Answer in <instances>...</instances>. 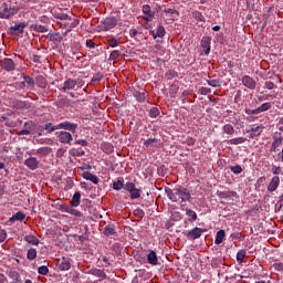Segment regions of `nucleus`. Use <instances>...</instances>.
<instances>
[{
  "label": "nucleus",
  "instance_id": "nucleus-49",
  "mask_svg": "<svg viewBox=\"0 0 283 283\" xmlns=\"http://www.w3.org/2000/svg\"><path fill=\"white\" fill-rule=\"evenodd\" d=\"M23 28H25V25H23V24H15L14 27H12V30H18L20 32H23Z\"/></svg>",
  "mask_w": 283,
  "mask_h": 283
},
{
  "label": "nucleus",
  "instance_id": "nucleus-26",
  "mask_svg": "<svg viewBox=\"0 0 283 283\" xmlns=\"http://www.w3.org/2000/svg\"><path fill=\"white\" fill-rule=\"evenodd\" d=\"M247 258V250H240L238 253H237V262L239 264H242L244 262V259Z\"/></svg>",
  "mask_w": 283,
  "mask_h": 283
},
{
  "label": "nucleus",
  "instance_id": "nucleus-34",
  "mask_svg": "<svg viewBox=\"0 0 283 283\" xmlns=\"http://www.w3.org/2000/svg\"><path fill=\"white\" fill-rule=\"evenodd\" d=\"M159 115H160V109H158L156 107L151 108L149 112L150 118H157V116H159Z\"/></svg>",
  "mask_w": 283,
  "mask_h": 283
},
{
  "label": "nucleus",
  "instance_id": "nucleus-51",
  "mask_svg": "<svg viewBox=\"0 0 283 283\" xmlns=\"http://www.w3.org/2000/svg\"><path fill=\"white\" fill-rule=\"evenodd\" d=\"M95 43H94V41H92V40H87L86 41V48H95Z\"/></svg>",
  "mask_w": 283,
  "mask_h": 283
},
{
  "label": "nucleus",
  "instance_id": "nucleus-52",
  "mask_svg": "<svg viewBox=\"0 0 283 283\" xmlns=\"http://www.w3.org/2000/svg\"><path fill=\"white\" fill-rule=\"evenodd\" d=\"M36 30H38V32H48V29L45 27H43V25H39L36 28Z\"/></svg>",
  "mask_w": 283,
  "mask_h": 283
},
{
  "label": "nucleus",
  "instance_id": "nucleus-2",
  "mask_svg": "<svg viewBox=\"0 0 283 283\" xmlns=\"http://www.w3.org/2000/svg\"><path fill=\"white\" fill-rule=\"evenodd\" d=\"M18 12V7H11L9 3H3L0 7V19H10V17H14Z\"/></svg>",
  "mask_w": 283,
  "mask_h": 283
},
{
  "label": "nucleus",
  "instance_id": "nucleus-46",
  "mask_svg": "<svg viewBox=\"0 0 283 283\" xmlns=\"http://www.w3.org/2000/svg\"><path fill=\"white\" fill-rule=\"evenodd\" d=\"M208 85H210V87H220V82L216 80H210L208 81Z\"/></svg>",
  "mask_w": 283,
  "mask_h": 283
},
{
  "label": "nucleus",
  "instance_id": "nucleus-22",
  "mask_svg": "<svg viewBox=\"0 0 283 283\" xmlns=\"http://www.w3.org/2000/svg\"><path fill=\"white\" fill-rule=\"evenodd\" d=\"M268 109H271V103H264L259 108L253 109L252 114H260V112H268Z\"/></svg>",
  "mask_w": 283,
  "mask_h": 283
},
{
  "label": "nucleus",
  "instance_id": "nucleus-19",
  "mask_svg": "<svg viewBox=\"0 0 283 283\" xmlns=\"http://www.w3.org/2000/svg\"><path fill=\"white\" fill-rule=\"evenodd\" d=\"M148 264H153V266H156L158 264V256L156 255V252L151 250L147 255Z\"/></svg>",
  "mask_w": 283,
  "mask_h": 283
},
{
  "label": "nucleus",
  "instance_id": "nucleus-55",
  "mask_svg": "<svg viewBox=\"0 0 283 283\" xmlns=\"http://www.w3.org/2000/svg\"><path fill=\"white\" fill-rule=\"evenodd\" d=\"M264 180H266V178H264V177L259 178L256 181V185H260V182H264Z\"/></svg>",
  "mask_w": 283,
  "mask_h": 283
},
{
  "label": "nucleus",
  "instance_id": "nucleus-62",
  "mask_svg": "<svg viewBox=\"0 0 283 283\" xmlns=\"http://www.w3.org/2000/svg\"><path fill=\"white\" fill-rule=\"evenodd\" d=\"M2 240H6V234L2 235Z\"/></svg>",
  "mask_w": 283,
  "mask_h": 283
},
{
  "label": "nucleus",
  "instance_id": "nucleus-56",
  "mask_svg": "<svg viewBox=\"0 0 283 283\" xmlns=\"http://www.w3.org/2000/svg\"><path fill=\"white\" fill-rule=\"evenodd\" d=\"M6 282V276L3 274H0V283Z\"/></svg>",
  "mask_w": 283,
  "mask_h": 283
},
{
  "label": "nucleus",
  "instance_id": "nucleus-54",
  "mask_svg": "<svg viewBox=\"0 0 283 283\" xmlns=\"http://www.w3.org/2000/svg\"><path fill=\"white\" fill-rule=\"evenodd\" d=\"M29 134H30V130L28 129L20 130V136H28Z\"/></svg>",
  "mask_w": 283,
  "mask_h": 283
},
{
  "label": "nucleus",
  "instance_id": "nucleus-13",
  "mask_svg": "<svg viewBox=\"0 0 283 283\" xmlns=\"http://www.w3.org/2000/svg\"><path fill=\"white\" fill-rule=\"evenodd\" d=\"M82 178H84V180H90L93 185H98V177L92 175L90 171L82 172Z\"/></svg>",
  "mask_w": 283,
  "mask_h": 283
},
{
  "label": "nucleus",
  "instance_id": "nucleus-8",
  "mask_svg": "<svg viewBox=\"0 0 283 283\" xmlns=\"http://www.w3.org/2000/svg\"><path fill=\"white\" fill-rule=\"evenodd\" d=\"M76 127H77L76 124H72L70 122H63L57 124V129H66L67 132H73V133L76 132Z\"/></svg>",
  "mask_w": 283,
  "mask_h": 283
},
{
  "label": "nucleus",
  "instance_id": "nucleus-63",
  "mask_svg": "<svg viewBox=\"0 0 283 283\" xmlns=\"http://www.w3.org/2000/svg\"><path fill=\"white\" fill-rule=\"evenodd\" d=\"M2 240H6V234L2 235Z\"/></svg>",
  "mask_w": 283,
  "mask_h": 283
},
{
  "label": "nucleus",
  "instance_id": "nucleus-14",
  "mask_svg": "<svg viewBox=\"0 0 283 283\" xmlns=\"http://www.w3.org/2000/svg\"><path fill=\"white\" fill-rule=\"evenodd\" d=\"M24 165L29 167V169H38L39 168V160L35 157H31L24 161Z\"/></svg>",
  "mask_w": 283,
  "mask_h": 283
},
{
  "label": "nucleus",
  "instance_id": "nucleus-37",
  "mask_svg": "<svg viewBox=\"0 0 283 283\" xmlns=\"http://www.w3.org/2000/svg\"><path fill=\"white\" fill-rule=\"evenodd\" d=\"M158 143V139L153 138V139H148L144 143L145 147H154V145H156Z\"/></svg>",
  "mask_w": 283,
  "mask_h": 283
},
{
  "label": "nucleus",
  "instance_id": "nucleus-58",
  "mask_svg": "<svg viewBox=\"0 0 283 283\" xmlns=\"http://www.w3.org/2000/svg\"><path fill=\"white\" fill-rule=\"evenodd\" d=\"M212 30H213L214 32H219L220 25H214V27L212 28Z\"/></svg>",
  "mask_w": 283,
  "mask_h": 283
},
{
  "label": "nucleus",
  "instance_id": "nucleus-21",
  "mask_svg": "<svg viewBox=\"0 0 283 283\" xmlns=\"http://www.w3.org/2000/svg\"><path fill=\"white\" fill-rule=\"evenodd\" d=\"M200 235H202V229L200 228H195L188 232V237L193 238V240H197V238H200Z\"/></svg>",
  "mask_w": 283,
  "mask_h": 283
},
{
  "label": "nucleus",
  "instance_id": "nucleus-16",
  "mask_svg": "<svg viewBox=\"0 0 283 283\" xmlns=\"http://www.w3.org/2000/svg\"><path fill=\"white\" fill-rule=\"evenodd\" d=\"M20 87H29L32 90V87H34V80L30 76H24L23 81L20 83Z\"/></svg>",
  "mask_w": 283,
  "mask_h": 283
},
{
  "label": "nucleus",
  "instance_id": "nucleus-6",
  "mask_svg": "<svg viewBox=\"0 0 283 283\" xmlns=\"http://www.w3.org/2000/svg\"><path fill=\"white\" fill-rule=\"evenodd\" d=\"M1 67L2 70H6V72H12L17 67V65L14 64V61L12 59L6 57L1 61Z\"/></svg>",
  "mask_w": 283,
  "mask_h": 283
},
{
  "label": "nucleus",
  "instance_id": "nucleus-29",
  "mask_svg": "<svg viewBox=\"0 0 283 283\" xmlns=\"http://www.w3.org/2000/svg\"><path fill=\"white\" fill-rule=\"evenodd\" d=\"M27 258H28V260H35L36 259V249H34V248L29 249L28 253H27Z\"/></svg>",
  "mask_w": 283,
  "mask_h": 283
},
{
  "label": "nucleus",
  "instance_id": "nucleus-33",
  "mask_svg": "<svg viewBox=\"0 0 283 283\" xmlns=\"http://www.w3.org/2000/svg\"><path fill=\"white\" fill-rule=\"evenodd\" d=\"M38 273L40 275H48V273H50V269H48L45 265H42L38 269Z\"/></svg>",
  "mask_w": 283,
  "mask_h": 283
},
{
  "label": "nucleus",
  "instance_id": "nucleus-18",
  "mask_svg": "<svg viewBox=\"0 0 283 283\" xmlns=\"http://www.w3.org/2000/svg\"><path fill=\"white\" fill-rule=\"evenodd\" d=\"M59 269L60 271H70V269H72V263L70 260L62 258V261L59 264Z\"/></svg>",
  "mask_w": 283,
  "mask_h": 283
},
{
  "label": "nucleus",
  "instance_id": "nucleus-20",
  "mask_svg": "<svg viewBox=\"0 0 283 283\" xmlns=\"http://www.w3.org/2000/svg\"><path fill=\"white\" fill-rule=\"evenodd\" d=\"M165 36V27L159 25L156 31H153L154 39H163Z\"/></svg>",
  "mask_w": 283,
  "mask_h": 283
},
{
  "label": "nucleus",
  "instance_id": "nucleus-28",
  "mask_svg": "<svg viewBox=\"0 0 283 283\" xmlns=\"http://www.w3.org/2000/svg\"><path fill=\"white\" fill-rule=\"evenodd\" d=\"M247 142V138L244 137H237V138H233V139H230V145H242V143H245Z\"/></svg>",
  "mask_w": 283,
  "mask_h": 283
},
{
  "label": "nucleus",
  "instance_id": "nucleus-10",
  "mask_svg": "<svg viewBox=\"0 0 283 283\" xmlns=\"http://www.w3.org/2000/svg\"><path fill=\"white\" fill-rule=\"evenodd\" d=\"M78 83L76 80L69 78L64 82V85L62 87L63 92H66V90H76Z\"/></svg>",
  "mask_w": 283,
  "mask_h": 283
},
{
  "label": "nucleus",
  "instance_id": "nucleus-57",
  "mask_svg": "<svg viewBox=\"0 0 283 283\" xmlns=\"http://www.w3.org/2000/svg\"><path fill=\"white\" fill-rule=\"evenodd\" d=\"M40 87H45V80L41 78Z\"/></svg>",
  "mask_w": 283,
  "mask_h": 283
},
{
  "label": "nucleus",
  "instance_id": "nucleus-35",
  "mask_svg": "<svg viewBox=\"0 0 283 283\" xmlns=\"http://www.w3.org/2000/svg\"><path fill=\"white\" fill-rule=\"evenodd\" d=\"M44 129L49 133L56 132V129H59V125L54 126L52 123H49L45 125Z\"/></svg>",
  "mask_w": 283,
  "mask_h": 283
},
{
  "label": "nucleus",
  "instance_id": "nucleus-5",
  "mask_svg": "<svg viewBox=\"0 0 283 283\" xmlns=\"http://www.w3.org/2000/svg\"><path fill=\"white\" fill-rule=\"evenodd\" d=\"M116 18H106L104 21L101 22V30H112L113 28H116Z\"/></svg>",
  "mask_w": 283,
  "mask_h": 283
},
{
  "label": "nucleus",
  "instance_id": "nucleus-39",
  "mask_svg": "<svg viewBox=\"0 0 283 283\" xmlns=\"http://www.w3.org/2000/svg\"><path fill=\"white\" fill-rule=\"evenodd\" d=\"M105 235H114V229L111 226L104 228Z\"/></svg>",
  "mask_w": 283,
  "mask_h": 283
},
{
  "label": "nucleus",
  "instance_id": "nucleus-41",
  "mask_svg": "<svg viewBox=\"0 0 283 283\" xmlns=\"http://www.w3.org/2000/svg\"><path fill=\"white\" fill-rule=\"evenodd\" d=\"M252 134H253V136H260V134H262V127L256 126V127L252 128Z\"/></svg>",
  "mask_w": 283,
  "mask_h": 283
},
{
  "label": "nucleus",
  "instance_id": "nucleus-30",
  "mask_svg": "<svg viewBox=\"0 0 283 283\" xmlns=\"http://www.w3.org/2000/svg\"><path fill=\"white\" fill-rule=\"evenodd\" d=\"M186 216H188L190 221L198 220V214L193 210H186Z\"/></svg>",
  "mask_w": 283,
  "mask_h": 283
},
{
  "label": "nucleus",
  "instance_id": "nucleus-7",
  "mask_svg": "<svg viewBox=\"0 0 283 283\" xmlns=\"http://www.w3.org/2000/svg\"><path fill=\"white\" fill-rule=\"evenodd\" d=\"M57 134V138L60 140V143H64L70 145V143H72V134L67 133V132H61V133H56Z\"/></svg>",
  "mask_w": 283,
  "mask_h": 283
},
{
  "label": "nucleus",
  "instance_id": "nucleus-4",
  "mask_svg": "<svg viewBox=\"0 0 283 283\" xmlns=\"http://www.w3.org/2000/svg\"><path fill=\"white\" fill-rule=\"evenodd\" d=\"M124 189L130 193L132 200H138V198H140V193H143V191L136 188L133 182H127L124 186Z\"/></svg>",
  "mask_w": 283,
  "mask_h": 283
},
{
  "label": "nucleus",
  "instance_id": "nucleus-42",
  "mask_svg": "<svg viewBox=\"0 0 283 283\" xmlns=\"http://www.w3.org/2000/svg\"><path fill=\"white\" fill-rule=\"evenodd\" d=\"M230 169L233 174H242V167L241 166H232Z\"/></svg>",
  "mask_w": 283,
  "mask_h": 283
},
{
  "label": "nucleus",
  "instance_id": "nucleus-23",
  "mask_svg": "<svg viewBox=\"0 0 283 283\" xmlns=\"http://www.w3.org/2000/svg\"><path fill=\"white\" fill-rule=\"evenodd\" d=\"M71 205L73 207H78V205H81V192H75L73 195V198L71 200Z\"/></svg>",
  "mask_w": 283,
  "mask_h": 283
},
{
  "label": "nucleus",
  "instance_id": "nucleus-45",
  "mask_svg": "<svg viewBox=\"0 0 283 283\" xmlns=\"http://www.w3.org/2000/svg\"><path fill=\"white\" fill-rule=\"evenodd\" d=\"M199 93L202 94V96H207V94H211V88L201 87Z\"/></svg>",
  "mask_w": 283,
  "mask_h": 283
},
{
  "label": "nucleus",
  "instance_id": "nucleus-44",
  "mask_svg": "<svg viewBox=\"0 0 283 283\" xmlns=\"http://www.w3.org/2000/svg\"><path fill=\"white\" fill-rule=\"evenodd\" d=\"M280 145H282V138H275L273 144H272V147L274 149H277V147H280Z\"/></svg>",
  "mask_w": 283,
  "mask_h": 283
},
{
  "label": "nucleus",
  "instance_id": "nucleus-60",
  "mask_svg": "<svg viewBox=\"0 0 283 283\" xmlns=\"http://www.w3.org/2000/svg\"><path fill=\"white\" fill-rule=\"evenodd\" d=\"M139 101H145V95H140Z\"/></svg>",
  "mask_w": 283,
  "mask_h": 283
},
{
  "label": "nucleus",
  "instance_id": "nucleus-48",
  "mask_svg": "<svg viewBox=\"0 0 283 283\" xmlns=\"http://www.w3.org/2000/svg\"><path fill=\"white\" fill-rule=\"evenodd\" d=\"M195 19H197V21H205V15L200 12H195Z\"/></svg>",
  "mask_w": 283,
  "mask_h": 283
},
{
  "label": "nucleus",
  "instance_id": "nucleus-61",
  "mask_svg": "<svg viewBox=\"0 0 283 283\" xmlns=\"http://www.w3.org/2000/svg\"><path fill=\"white\" fill-rule=\"evenodd\" d=\"M247 114H253V109L252 111L251 109L247 111Z\"/></svg>",
  "mask_w": 283,
  "mask_h": 283
},
{
  "label": "nucleus",
  "instance_id": "nucleus-59",
  "mask_svg": "<svg viewBox=\"0 0 283 283\" xmlns=\"http://www.w3.org/2000/svg\"><path fill=\"white\" fill-rule=\"evenodd\" d=\"M0 169H6V164L0 161Z\"/></svg>",
  "mask_w": 283,
  "mask_h": 283
},
{
  "label": "nucleus",
  "instance_id": "nucleus-1",
  "mask_svg": "<svg viewBox=\"0 0 283 283\" xmlns=\"http://www.w3.org/2000/svg\"><path fill=\"white\" fill-rule=\"evenodd\" d=\"M166 196L171 200V202H178V200H181V202H189L191 200V193H189V190L187 188H175L174 190L171 189H166Z\"/></svg>",
  "mask_w": 283,
  "mask_h": 283
},
{
  "label": "nucleus",
  "instance_id": "nucleus-3",
  "mask_svg": "<svg viewBox=\"0 0 283 283\" xmlns=\"http://www.w3.org/2000/svg\"><path fill=\"white\" fill-rule=\"evenodd\" d=\"M61 22L60 24L66 28L67 32H72L76 25H78V20L74 18H70L67 14H62L60 17Z\"/></svg>",
  "mask_w": 283,
  "mask_h": 283
},
{
  "label": "nucleus",
  "instance_id": "nucleus-43",
  "mask_svg": "<svg viewBox=\"0 0 283 283\" xmlns=\"http://www.w3.org/2000/svg\"><path fill=\"white\" fill-rule=\"evenodd\" d=\"M122 188H123V182L116 181L113 184V189H115V191H120Z\"/></svg>",
  "mask_w": 283,
  "mask_h": 283
},
{
  "label": "nucleus",
  "instance_id": "nucleus-50",
  "mask_svg": "<svg viewBox=\"0 0 283 283\" xmlns=\"http://www.w3.org/2000/svg\"><path fill=\"white\" fill-rule=\"evenodd\" d=\"M10 276L13 277V280H15L17 282H19L21 277L17 272H10Z\"/></svg>",
  "mask_w": 283,
  "mask_h": 283
},
{
  "label": "nucleus",
  "instance_id": "nucleus-31",
  "mask_svg": "<svg viewBox=\"0 0 283 283\" xmlns=\"http://www.w3.org/2000/svg\"><path fill=\"white\" fill-rule=\"evenodd\" d=\"M93 275L99 277V280H105V277H107V274H105V272L102 270H93Z\"/></svg>",
  "mask_w": 283,
  "mask_h": 283
},
{
  "label": "nucleus",
  "instance_id": "nucleus-9",
  "mask_svg": "<svg viewBox=\"0 0 283 283\" xmlns=\"http://www.w3.org/2000/svg\"><path fill=\"white\" fill-rule=\"evenodd\" d=\"M242 83L244 85V87H248V90H255V82L253 81V78L249 75H244L242 77Z\"/></svg>",
  "mask_w": 283,
  "mask_h": 283
},
{
  "label": "nucleus",
  "instance_id": "nucleus-47",
  "mask_svg": "<svg viewBox=\"0 0 283 283\" xmlns=\"http://www.w3.org/2000/svg\"><path fill=\"white\" fill-rule=\"evenodd\" d=\"M65 148H60V149H57V151H56V157L57 158H63V156H65Z\"/></svg>",
  "mask_w": 283,
  "mask_h": 283
},
{
  "label": "nucleus",
  "instance_id": "nucleus-15",
  "mask_svg": "<svg viewBox=\"0 0 283 283\" xmlns=\"http://www.w3.org/2000/svg\"><path fill=\"white\" fill-rule=\"evenodd\" d=\"M165 19H167L168 21H176V19H178V11L172 10V9L166 10Z\"/></svg>",
  "mask_w": 283,
  "mask_h": 283
},
{
  "label": "nucleus",
  "instance_id": "nucleus-53",
  "mask_svg": "<svg viewBox=\"0 0 283 283\" xmlns=\"http://www.w3.org/2000/svg\"><path fill=\"white\" fill-rule=\"evenodd\" d=\"M265 86H266L268 90H273L274 84L272 82H266Z\"/></svg>",
  "mask_w": 283,
  "mask_h": 283
},
{
  "label": "nucleus",
  "instance_id": "nucleus-27",
  "mask_svg": "<svg viewBox=\"0 0 283 283\" xmlns=\"http://www.w3.org/2000/svg\"><path fill=\"white\" fill-rule=\"evenodd\" d=\"M14 220H19V221L25 220V213L17 212L15 214L12 216V218L10 219V222H14Z\"/></svg>",
  "mask_w": 283,
  "mask_h": 283
},
{
  "label": "nucleus",
  "instance_id": "nucleus-11",
  "mask_svg": "<svg viewBox=\"0 0 283 283\" xmlns=\"http://www.w3.org/2000/svg\"><path fill=\"white\" fill-rule=\"evenodd\" d=\"M143 19L146 21H151V19H154V12H151V7H149V4L143 7Z\"/></svg>",
  "mask_w": 283,
  "mask_h": 283
},
{
  "label": "nucleus",
  "instance_id": "nucleus-24",
  "mask_svg": "<svg viewBox=\"0 0 283 283\" xmlns=\"http://www.w3.org/2000/svg\"><path fill=\"white\" fill-rule=\"evenodd\" d=\"M224 235H226L224 230L218 231L214 240V244H222V242L224 241Z\"/></svg>",
  "mask_w": 283,
  "mask_h": 283
},
{
  "label": "nucleus",
  "instance_id": "nucleus-32",
  "mask_svg": "<svg viewBox=\"0 0 283 283\" xmlns=\"http://www.w3.org/2000/svg\"><path fill=\"white\" fill-rule=\"evenodd\" d=\"M223 132L226 134H229L230 136H232V134L235 132V129L231 126V124H226L223 126Z\"/></svg>",
  "mask_w": 283,
  "mask_h": 283
},
{
  "label": "nucleus",
  "instance_id": "nucleus-12",
  "mask_svg": "<svg viewBox=\"0 0 283 283\" xmlns=\"http://www.w3.org/2000/svg\"><path fill=\"white\" fill-rule=\"evenodd\" d=\"M280 187V177L275 176L271 179L269 186H268V191L273 192Z\"/></svg>",
  "mask_w": 283,
  "mask_h": 283
},
{
  "label": "nucleus",
  "instance_id": "nucleus-36",
  "mask_svg": "<svg viewBox=\"0 0 283 283\" xmlns=\"http://www.w3.org/2000/svg\"><path fill=\"white\" fill-rule=\"evenodd\" d=\"M71 156H83V154H85V151H83L82 149H76V148H72L70 150Z\"/></svg>",
  "mask_w": 283,
  "mask_h": 283
},
{
  "label": "nucleus",
  "instance_id": "nucleus-40",
  "mask_svg": "<svg viewBox=\"0 0 283 283\" xmlns=\"http://www.w3.org/2000/svg\"><path fill=\"white\" fill-rule=\"evenodd\" d=\"M118 43H119V41L117 39L113 38V39L108 40V45L111 48H118Z\"/></svg>",
  "mask_w": 283,
  "mask_h": 283
},
{
  "label": "nucleus",
  "instance_id": "nucleus-64",
  "mask_svg": "<svg viewBox=\"0 0 283 283\" xmlns=\"http://www.w3.org/2000/svg\"><path fill=\"white\" fill-rule=\"evenodd\" d=\"M109 151H112V147H109Z\"/></svg>",
  "mask_w": 283,
  "mask_h": 283
},
{
  "label": "nucleus",
  "instance_id": "nucleus-25",
  "mask_svg": "<svg viewBox=\"0 0 283 283\" xmlns=\"http://www.w3.org/2000/svg\"><path fill=\"white\" fill-rule=\"evenodd\" d=\"M25 242H28L29 244H33L34 247H36V244H39V239L35 235H27L24 237Z\"/></svg>",
  "mask_w": 283,
  "mask_h": 283
},
{
  "label": "nucleus",
  "instance_id": "nucleus-17",
  "mask_svg": "<svg viewBox=\"0 0 283 283\" xmlns=\"http://www.w3.org/2000/svg\"><path fill=\"white\" fill-rule=\"evenodd\" d=\"M201 48H203L205 54H209V52H211V40L209 38H203L201 40Z\"/></svg>",
  "mask_w": 283,
  "mask_h": 283
},
{
  "label": "nucleus",
  "instance_id": "nucleus-38",
  "mask_svg": "<svg viewBox=\"0 0 283 283\" xmlns=\"http://www.w3.org/2000/svg\"><path fill=\"white\" fill-rule=\"evenodd\" d=\"M50 151H52V149H50L49 147H42V148L38 149V154H42V156H48V154H50Z\"/></svg>",
  "mask_w": 283,
  "mask_h": 283
}]
</instances>
